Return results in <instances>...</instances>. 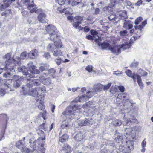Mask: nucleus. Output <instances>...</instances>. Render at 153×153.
I'll return each instance as SVG.
<instances>
[{"instance_id": "c85d7f7f", "label": "nucleus", "mask_w": 153, "mask_h": 153, "mask_svg": "<svg viewBox=\"0 0 153 153\" xmlns=\"http://www.w3.org/2000/svg\"><path fill=\"white\" fill-rule=\"evenodd\" d=\"M45 140V137L42 138L40 137L37 139L36 143H37V148L41 146V144H43V140Z\"/></svg>"}, {"instance_id": "dca6fc26", "label": "nucleus", "mask_w": 153, "mask_h": 153, "mask_svg": "<svg viewBox=\"0 0 153 153\" xmlns=\"http://www.w3.org/2000/svg\"><path fill=\"white\" fill-rule=\"evenodd\" d=\"M38 15L37 19L40 23H45L46 22V15L44 13H40Z\"/></svg>"}, {"instance_id": "473e14b6", "label": "nucleus", "mask_w": 153, "mask_h": 153, "mask_svg": "<svg viewBox=\"0 0 153 153\" xmlns=\"http://www.w3.org/2000/svg\"><path fill=\"white\" fill-rule=\"evenodd\" d=\"M54 44H49L47 46V49L48 51L52 52L56 48Z\"/></svg>"}, {"instance_id": "13d9d810", "label": "nucleus", "mask_w": 153, "mask_h": 153, "mask_svg": "<svg viewBox=\"0 0 153 153\" xmlns=\"http://www.w3.org/2000/svg\"><path fill=\"white\" fill-rule=\"evenodd\" d=\"M13 81H16L18 80L21 81V79L19 78V76L17 75H15L13 76Z\"/></svg>"}, {"instance_id": "8fccbe9b", "label": "nucleus", "mask_w": 153, "mask_h": 153, "mask_svg": "<svg viewBox=\"0 0 153 153\" xmlns=\"http://www.w3.org/2000/svg\"><path fill=\"white\" fill-rule=\"evenodd\" d=\"M85 69L90 73L92 71L93 67L91 65H88L86 67Z\"/></svg>"}, {"instance_id": "7ed1b4c3", "label": "nucleus", "mask_w": 153, "mask_h": 153, "mask_svg": "<svg viewBox=\"0 0 153 153\" xmlns=\"http://www.w3.org/2000/svg\"><path fill=\"white\" fill-rule=\"evenodd\" d=\"M38 88H34L31 89L27 90L28 91L27 92V94L30 95H31L34 97H39V96H40V92H42L43 90L42 88H38V91L37 89Z\"/></svg>"}, {"instance_id": "2f4dec72", "label": "nucleus", "mask_w": 153, "mask_h": 153, "mask_svg": "<svg viewBox=\"0 0 153 153\" xmlns=\"http://www.w3.org/2000/svg\"><path fill=\"white\" fill-rule=\"evenodd\" d=\"M68 136L66 134H64L61 137L59 138V141L62 143L66 142L68 140Z\"/></svg>"}, {"instance_id": "4c0bfd02", "label": "nucleus", "mask_w": 153, "mask_h": 153, "mask_svg": "<svg viewBox=\"0 0 153 153\" xmlns=\"http://www.w3.org/2000/svg\"><path fill=\"white\" fill-rule=\"evenodd\" d=\"M120 16L122 19L124 20L127 19L128 18V16L127 15V12L125 10H124L123 11Z\"/></svg>"}, {"instance_id": "72a5a7b5", "label": "nucleus", "mask_w": 153, "mask_h": 153, "mask_svg": "<svg viewBox=\"0 0 153 153\" xmlns=\"http://www.w3.org/2000/svg\"><path fill=\"white\" fill-rule=\"evenodd\" d=\"M1 15L2 16H5L7 17H11L12 15V13L10 10L9 9L6 10L5 12H2Z\"/></svg>"}, {"instance_id": "e2e57ef3", "label": "nucleus", "mask_w": 153, "mask_h": 153, "mask_svg": "<svg viewBox=\"0 0 153 153\" xmlns=\"http://www.w3.org/2000/svg\"><path fill=\"white\" fill-rule=\"evenodd\" d=\"M111 86V84L109 83L108 84L103 86V90L104 91L108 90Z\"/></svg>"}, {"instance_id": "9d476101", "label": "nucleus", "mask_w": 153, "mask_h": 153, "mask_svg": "<svg viewBox=\"0 0 153 153\" xmlns=\"http://www.w3.org/2000/svg\"><path fill=\"white\" fill-rule=\"evenodd\" d=\"M45 30L49 34L57 33V32L56 27L52 25H48L46 27Z\"/></svg>"}, {"instance_id": "f257e3e1", "label": "nucleus", "mask_w": 153, "mask_h": 153, "mask_svg": "<svg viewBox=\"0 0 153 153\" xmlns=\"http://www.w3.org/2000/svg\"><path fill=\"white\" fill-rule=\"evenodd\" d=\"M11 53H7L4 56V59L5 61L6 66L3 68L4 70H6L8 71H15V66L16 65L14 62H12L13 59L11 57Z\"/></svg>"}, {"instance_id": "c03bdc74", "label": "nucleus", "mask_w": 153, "mask_h": 153, "mask_svg": "<svg viewBox=\"0 0 153 153\" xmlns=\"http://www.w3.org/2000/svg\"><path fill=\"white\" fill-rule=\"evenodd\" d=\"M143 20V18L141 16H140L137 18L135 20L134 23L135 25H138L139 23L140 22Z\"/></svg>"}, {"instance_id": "4468645a", "label": "nucleus", "mask_w": 153, "mask_h": 153, "mask_svg": "<svg viewBox=\"0 0 153 153\" xmlns=\"http://www.w3.org/2000/svg\"><path fill=\"white\" fill-rule=\"evenodd\" d=\"M71 106H68L65 110V111L62 113V114L64 115H73L74 112L72 110Z\"/></svg>"}, {"instance_id": "338daca9", "label": "nucleus", "mask_w": 153, "mask_h": 153, "mask_svg": "<svg viewBox=\"0 0 153 153\" xmlns=\"http://www.w3.org/2000/svg\"><path fill=\"white\" fill-rule=\"evenodd\" d=\"M33 85H34L33 84L32 82H31L27 84L26 86L29 89H31L30 88L33 87Z\"/></svg>"}, {"instance_id": "ea45409f", "label": "nucleus", "mask_w": 153, "mask_h": 153, "mask_svg": "<svg viewBox=\"0 0 153 153\" xmlns=\"http://www.w3.org/2000/svg\"><path fill=\"white\" fill-rule=\"evenodd\" d=\"M54 44L55 46V47L57 48H61L62 46L61 43L60 41H56L54 42Z\"/></svg>"}, {"instance_id": "a878e982", "label": "nucleus", "mask_w": 153, "mask_h": 153, "mask_svg": "<svg viewBox=\"0 0 153 153\" xmlns=\"http://www.w3.org/2000/svg\"><path fill=\"white\" fill-rule=\"evenodd\" d=\"M21 2L22 4L27 6L28 5H31L33 4V0H22Z\"/></svg>"}, {"instance_id": "0e129e2a", "label": "nucleus", "mask_w": 153, "mask_h": 153, "mask_svg": "<svg viewBox=\"0 0 153 153\" xmlns=\"http://www.w3.org/2000/svg\"><path fill=\"white\" fill-rule=\"evenodd\" d=\"M122 71H120L119 70H117V71H114L113 73V74L116 75L117 76H120V75L122 74Z\"/></svg>"}, {"instance_id": "7c9ffc66", "label": "nucleus", "mask_w": 153, "mask_h": 153, "mask_svg": "<svg viewBox=\"0 0 153 153\" xmlns=\"http://www.w3.org/2000/svg\"><path fill=\"white\" fill-rule=\"evenodd\" d=\"M16 146L18 148L21 149L24 146V143L22 140H19L16 142Z\"/></svg>"}, {"instance_id": "aec40b11", "label": "nucleus", "mask_w": 153, "mask_h": 153, "mask_svg": "<svg viewBox=\"0 0 153 153\" xmlns=\"http://www.w3.org/2000/svg\"><path fill=\"white\" fill-rule=\"evenodd\" d=\"M137 120L135 119L134 117H133L132 118H129V119L125 120L123 122L122 124L124 125H128V124H130V123L132 122H136Z\"/></svg>"}, {"instance_id": "3c124183", "label": "nucleus", "mask_w": 153, "mask_h": 153, "mask_svg": "<svg viewBox=\"0 0 153 153\" xmlns=\"http://www.w3.org/2000/svg\"><path fill=\"white\" fill-rule=\"evenodd\" d=\"M44 144H41V146H40V148L39 149V150L40 152L39 153H45V149L44 147Z\"/></svg>"}, {"instance_id": "b1692460", "label": "nucleus", "mask_w": 153, "mask_h": 153, "mask_svg": "<svg viewBox=\"0 0 153 153\" xmlns=\"http://www.w3.org/2000/svg\"><path fill=\"white\" fill-rule=\"evenodd\" d=\"M52 53L53 55L55 56H62V53L61 50L56 48L53 51Z\"/></svg>"}, {"instance_id": "393cba45", "label": "nucleus", "mask_w": 153, "mask_h": 153, "mask_svg": "<svg viewBox=\"0 0 153 153\" xmlns=\"http://www.w3.org/2000/svg\"><path fill=\"white\" fill-rule=\"evenodd\" d=\"M61 127L63 129L65 128L67 129L68 128H70L71 126L68 122L64 121L61 123Z\"/></svg>"}, {"instance_id": "4be33fe9", "label": "nucleus", "mask_w": 153, "mask_h": 153, "mask_svg": "<svg viewBox=\"0 0 153 153\" xmlns=\"http://www.w3.org/2000/svg\"><path fill=\"white\" fill-rule=\"evenodd\" d=\"M103 88V85L100 83L95 84L94 86V89L96 91H101Z\"/></svg>"}, {"instance_id": "e433bc0d", "label": "nucleus", "mask_w": 153, "mask_h": 153, "mask_svg": "<svg viewBox=\"0 0 153 153\" xmlns=\"http://www.w3.org/2000/svg\"><path fill=\"white\" fill-rule=\"evenodd\" d=\"M49 35L50 36L49 37H48V39L54 41L56 39L58 38L57 35L56 34V33H54Z\"/></svg>"}, {"instance_id": "39448f33", "label": "nucleus", "mask_w": 153, "mask_h": 153, "mask_svg": "<svg viewBox=\"0 0 153 153\" xmlns=\"http://www.w3.org/2000/svg\"><path fill=\"white\" fill-rule=\"evenodd\" d=\"M28 137L30 138L29 143L30 145V147L33 148L34 150H35L37 148V144L35 137L31 133H29Z\"/></svg>"}, {"instance_id": "c756f323", "label": "nucleus", "mask_w": 153, "mask_h": 153, "mask_svg": "<svg viewBox=\"0 0 153 153\" xmlns=\"http://www.w3.org/2000/svg\"><path fill=\"white\" fill-rule=\"evenodd\" d=\"M111 124L113 126L117 127L121 125L122 122L121 120L117 119L113 121L111 123Z\"/></svg>"}, {"instance_id": "4d7b16f0", "label": "nucleus", "mask_w": 153, "mask_h": 153, "mask_svg": "<svg viewBox=\"0 0 153 153\" xmlns=\"http://www.w3.org/2000/svg\"><path fill=\"white\" fill-rule=\"evenodd\" d=\"M21 13L22 16L24 17H27L29 16V14L28 12L24 10H22Z\"/></svg>"}, {"instance_id": "412c9836", "label": "nucleus", "mask_w": 153, "mask_h": 153, "mask_svg": "<svg viewBox=\"0 0 153 153\" xmlns=\"http://www.w3.org/2000/svg\"><path fill=\"white\" fill-rule=\"evenodd\" d=\"M126 146L128 149L130 150L134 149L133 141L132 140H129L126 141Z\"/></svg>"}, {"instance_id": "79ce46f5", "label": "nucleus", "mask_w": 153, "mask_h": 153, "mask_svg": "<svg viewBox=\"0 0 153 153\" xmlns=\"http://www.w3.org/2000/svg\"><path fill=\"white\" fill-rule=\"evenodd\" d=\"M4 4H2L0 6V10L3 11L5 8L8 7L9 6H7V2H4Z\"/></svg>"}, {"instance_id": "49530a36", "label": "nucleus", "mask_w": 153, "mask_h": 153, "mask_svg": "<svg viewBox=\"0 0 153 153\" xmlns=\"http://www.w3.org/2000/svg\"><path fill=\"white\" fill-rule=\"evenodd\" d=\"M102 46V48L104 49H106L107 48H108V49L109 50V46L110 45H109L108 43H107L104 42L103 43L101 44L100 45Z\"/></svg>"}, {"instance_id": "09e8293b", "label": "nucleus", "mask_w": 153, "mask_h": 153, "mask_svg": "<svg viewBox=\"0 0 153 153\" xmlns=\"http://www.w3.org/2000/svg\"><path fill=\"white\" fill-rule=\"evenodd\" d=\"M138 74L141 76H146L147 75V73L144 70H140L138 71Z\"/></svg>"}, {"instance_id": "a18cd8bd", "label": "nucleus", "mask_w": 153, "mask_h": 153, "mask_svg": "<svg viewBox=\"0 0 153 153\" xmlns=\"http://www.w3.org/2000/svg\"><path fill=\"white\" fill-rule=\"evenodd\" d=\"M20 81L18 80L16 81H14L13 84V85L14 87L16 88L19 87L20 86Z\"/></svg>"}, {"instance_id": "ddd939ff", "label": "nucleus", "mask_w": 153, "mask_h": 153, "mask_svg": "<svg viewBox=\"0 0 153 153\" xmlns=\"http://www.w3.org/2000/svg\"><path fill=\"white\" fill-rule=\"evenodd\" d=\"M82 20V18L80 16H76L73 25V26L76 28H77L78 26L81 24V22Z\"/></svg>"}, {"instance_id": "423d86ee", "label": "nucleus", "mask_w": 153, "mask_h": 153, "mask_svg": "<svg viewBox=\"0 0 153 153\" xmlns=\"http://www.w3.org/2000/svg\"><path fill=\"white\" fill-rule=\"evenodd\" d=\"M78 123L79 126H89L93 124L91 119L85 118L84 120H80L78 121Z\"/></svg>"}, {"instance_id": "1a4fd4ad", "label": "nucleus", "mask_w": 153, "mask_h": 153, "mask_svg": "<svg viewBox=\"0 0 153 153\" xmlns=\"http://www.w3.org/2000/svg\"><path fill=\"white\" fill-rule=\"evenodd\" d=\"M26 8L30 11V12L31 13L35 12L37 13H38L42 12V10L41 9H37L36 6L34 5V3L31 4V5H28V6L26 7Z\"/></svg>"}, {"instance_id": "6e6d98bb", "label": "nucleus", "mask_w": 153, "mask_h": 153, "mask_svg": "<svg viewBox=\"0 0 153 153\" xmlns=\"http://www.w3.org/2000/svg\"><path fill=\"white\" fill-rule=\"evenodd\" d=\"M32 82L34 86L38 85L40 84V81L38 80H36L33 81Z\"/></svg>"}, {"instance_id": "de8ad7c7", "label": "nucleus", "mask_w": 153, "mask_h": 153, "mask_svg": "<svg viewBox=\"0 0 153 153\" xmlns=\"http://www.w3.org/2000/svg\"><path fill=\"white\" fill-rule=\"evenodd\" d=\"M122 137L121 136H117L115 139V140L117 143H119L122 141Z\"/></svg>"}, {"instance_id": "603ef678", "label": "nucleus", "mask_w": 153, "mask_h": 153, "mask_svg": "<svg viewBox=\"0 0 153 153\" xmlns=\"http://www.w3.org/2000/svg\"><path fill=\"white\" fill-rule=\"evenodd\" d=\"M48 74L50 76H53L55 72V71L53 68H51L48 70Z\"/></svg>"}, {"instance_id": "20e7f679", "label": "nucleus", "mask_w": 153, "mask_h": 153, "mask_svg": "<svg viewBox=\"0 0 153 153\" xmlns=\"http://www.w3.org/2000/svg\"><path fill=\"white\" fill-rule=\"evenodd\" d=\"M17 70L19 72H22L24 75H26L27 77L32 78L33 77V74L28 73L27 68L24 66H22L19 67L17 68Z\"/></svg>"}, {"instance_id": "5fc2aeb1", "label": "nucleus", "mask_w": 153, "mask_h": 153, "mask_svg": "<svg viewBox=\"0 0 153 153\" xmlns=\"http://www.w3.org/2000/svg\"><path fill=\"white\" fill-rule=\"evenodd\" d=\"M27 53L26 52L22 53L20 55V57L21 59H23L25 58L27 56Z\"/></svg>"}, {"instance_id": "f8f14e48", "label": "nucleus", "mask_w": 153, "mask_h": 153, "mask_svg": "<svg viewBox=\"0 0 153 153\" xmlns=\"http://www.w3.org/2000/svg\"><path fill=\"white\" fill-rule=\"evenodd\" d=\"M28 65L29 68V71L31 73L36 74L40 73V71L39 70L36 69V66L33 65H31L30 66L29 64H28Z\"/></svg>"}, {"instance_id": "052dcab7", "label": "nucleus", "mask_w": 153, "mask_h": 153, "mask_svg": "<svg viewBox=\"0 0 153 153\" xmlns=\"http://www.w3.org/2000/svg\"><path fill=\"white\" fill-rule=\"evenodd\" d=\"M55 1L58 2V3L60 5H62L64 4L66 0H55Z\"/></svg>"}, {"instance_id": "6e6552de", "label": "nucleus", "mask_w": 153, "mask_h": 153, "mask_svg": "<svg viewBox=\"0 0 153 153\" xmlns=\"http://www.w3.org/2000/svg\"><path fill=\"white\" fill-rule=\"evenodd\" d=\"M86 95H83L80 96L81 101H86L89 98L92 97L94 94V92L90 91H87Z\"/></svg>"}, {"instance_id": "c9c22d12", "label": "nucleus", "mask_w": 153, "mask_h": 153, "mask_svg": "<svg viewBox=\"0 0 153 153\" xmlns=\"http://www.w3.org/2000/svg\"><path fill=\"white\" fill-rule=\"evenodd\" d=\"M21 151L22 153H31L32 152L30 149L25 146L23 147L21 149Z\"/></svg>"}, {"instance_id": "f3484780", "label": "nucleus", "mask_w": 153, "mask_h": 153, "mask_svg": "<svg viewBox=\"0 0 153 153\" xmlns=\"http://www.w3.org/2000/svg\"><path fill=\"white\" fill-rule=\"evenodd\" d=\"M125 136L127 139L133 140L135 137V132L134 131L130 130L126 133Z\"/></svg>"}, {"instance_id": "58836bf2", "label": "nucleus", "mask_w": 153, "mask_h": 153, "mask_svg": "<svg viewBox=\"0 0 153 153\" xmlns=\"http://www.w3.org/2000/svg\"><path fill=\"white\" fill-rule=\"evenodd\" d=\"M71 108L74 112L77 110H79L81 108V106L80 105H74L71 106Z\"/></svg>"}, {"instance_id": "9b49d317", "label": "nucleus", "mask_w": 153, "mask_h": 153, "mask_svg": "<svg viewBox=\"0 0 153 153\" xmlns=\"http://www.w3.org/2000/svg\"><path fill=\"white\" fill-rule=\"evenodd\" d=\"M72 151V149L67 144H64L61 150V153H71Z\"/></svg>"}, {"instance_id": "f03ea898", "label": "nucleus", "mask_w": 153, "mask_h": 153, "mask_svg": "<svg viewBox=\"0 0 153 153\" xmlns=\"http://www.w3.org/2000/svg\"><path fill=\"white\" fill-rule=\"evenodd\" d=\"M3 83V85L4 87L3 89L5 92V94L14 90L12 88V79H5L4 80Z\"/></svg>"}, {"instance_id": "680f3d73", "label": "nucleus", "mask_w": 153, "mask_h": 153, "mask_svg": "<svg viewBox=\"0 0 153 153\" xmlns=\"http://www.w3.org/2000/svg\"><path fill=\"white\" fill-rule=\"evenodd\" d=\"M1 116H2V117H3L4 119L6 120V123L7 124L9 119V118L7 117V114H1Z\"/></svg>"}, {"instance_id": "a19ab883", "label": "nucleus", "mask_w": 153, "mask_h": 153, "mask_svg": "<svg viewBox=\"0 0 153 153\" xmlns=\"http://www.w3.org/2000/svg\"><path fill=\"white\" fill-rule=\"evenodd\" d=\"M94 41L95 42L98 43V45L99 46H100L102 44L100 42L101 41V38L99 36H97V38H95Z\"/></svg>"}, {"instance_id": "774afa93", "label": "nucleus", "mask_w": 153, "mask_h": 153, "mask_svg": "<svg viewBox=\"0 0 153 153\" xmlns=\"http://www.w3.org/2000/svg\"><path fill=\"white\" fill-rule=\"evenodd\" d=\"M108 19L110 20H115L116 19V16L114 15H111L109 17Z\"/></svg>"}, {"instance_id": "6ab92c4d", "label": "nucleus", "mask_w": 153, "mask_h": 153, "mask_svg": "<svg viewBox=\"0 0 153 153\" xmlns=\"http://www.w3.org/2000/svg\"><path fill=\"white\" fill-rule=\"evenodd\" d=\"M38 51L36 49H34L28 53V56L31 59H34L37 55Z\"/></svg>"}, {"instance_id": "5701e85b", "label": "nucleus", "mask_w": 153, "mask_h": 153, "mask_svg": "<svg viewBox=\"0 0 153 153\" xmlns=\"http://www.w3.org/2000/svg\"><path fill=\"white\" fill-rule=\"evenodd\" d=\"M122 3H123L128 9H130L132 8H134L132 7L131 3L128 0H124L123 2H122Z\"/></svg>"}, {"instance_id": "f704fd0d", "label": "nucleus", "mask_w": 153, "mask_h": 153, "mask_svg": "<svg viewBox=\"0 0 153 153\" xmlns=\"http://www.w3.org/2000/svg\"><path fill=\"white\" fill-rule=\"evenodd\" d=\"M48 68V65L47 64H43L39 67V69L42 72L46 71Z\"/></svg>"}, {"instance_id": "cd10ccee", "label": "nucleus", "mask_w": 153, "mask_h": 153, "mask_svg": "<svg viewBox=\"0 0 153 153\" xmlns=\"http://www.w3.org/2000/svg\"><path fill=\"white\" fill-rule=\"evenodd\" d=\"M120 50L123 49V50H125L127 49H128L131 46V45L128 43L125 44H123L122 45H120Z\"/></svg>"}, {"instance_id": "37998d69", "label": "nucleus", "mask_w": 153, "mask_h": 153, "mask_svg": "<svg viewBox=\"0 0 153 153\" xmlns=\"http://www.w3.org/2000/svg\"><path fill=\"white\" fill-rule=\"evenodd\" d=\"M110 1L111 3L116 4L118 3H121L124 0H110Z\"/></svg>"}, {"instance_id": "bf43d9fd", "label": "nucleus", "mask_w": 153, "mask_h": 153, "mask_svg": "<svg viewBox=\"0 0 153 153\" xmlns=\"http://www.w3.org/2000/svg\"><path fill=\"white\" fill-rule=\"evenodd\" d=\"M126 74L130 77H131L133 75L132 71L129 70H128L126 71Z\"/></svg>"}, {"instance_id": "69168bd1", "label": "nucleus", "mask_w": 153, "mask_h": 153, "mask_svg": "<svg viewBox=\"0 0 153 153\" xmlns=\"http://www.w3.org/2000/svg\"><path fill=\"white\" fill-rule=\"evenodd\" d=\"M43 56L47 59L50 58L51 57L50 53L48 52L45 53L43 55Z\"/></svg>"}, {"instance_id": "0eeeda50", "label": "nucleus", "mask_w": 153, "mask_h": 153, "mask_svg": "<svg viewBox=\"0 0 153 153\" xmlns=\"http://www.w3.org/2000/svg\"><path fill=\"white\" fill-rule=\"evenodd\" d=\"M109 50L113 53L116 55L120 53V47L119 45L115 46L110 45L109 46Z\"/></svg>"}, {"instance_id": "864d4df0", "label": "nucleus", "mask_w": 153, "mask_h": 153, "mask_svg": "<svg viewBox=\"0 0 153 153\" xmlns=\"http://www.w3.org/2000/svg\"><path fill=\"white\" fill-rule=\"evenodd\" d=\"M128 32L126 30H124L120 31V36H123L127 35Z\"/></svg>"}, {"instance_id": "a211bd4d", "label": "nucleus", "mask_w": 153, "mask_h": 153, "mask_svg": "<svg viewBox=\"0 0 153 153\" xmlns=\"http://www.w3.org/2000/svg\"><path fill=\"white\" fill-rule=\"evenodd\" d=\"M73 138L76 141H80L84 138L83 135L80 132L76 134Z\"/></svg>"}, {"instance_id": "2eb2a0df", "label": "nucleus", "mask_w": 153, "mask_h": 153, "mask_svg": "<svg viewBox=\"0 0 153 153\" xmlns=\"http://www.w3.org/2000/svg\"><path fill=\"white\" fill-rule=\"evenodd\" d=\"M133 26L132 23L131 21L130 20H125L124 21L123 27L126 29H130L132 28Z\"/></svg>"}, {"instance_id": "bb28decb", "label": "nucleus", "mask_w": 153, "mask_h": 153, "mask_svg": "<svg viewBox=\"0 0 153 153\" xmlns=\"http://www.w3.org/2000/svg\"><path fill=\"white\" fill-rule=\"evenodd\" d=\"M11 58L13 59L12 62H14L15 64H17L18 65L21 64L20 58L19 56H14L13 57H11Z\"/></svg>"}]
</instances>
